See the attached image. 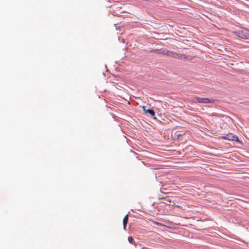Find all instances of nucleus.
Masks as SVG:
<instances>
[{"instance_id":"423d86ee","label":"nucleus","mask_w":249,"mask_h":249,"mask_svg":"<svg viewBox=\"0 0 249 249\" xmlns=\"http://www.w3.org/2000/svg\"><path fill=\"white\" fill-rule=\"evenodd\" d=\"M143 110L145 113H149L152 116H155V113L153 110L150 109H145L144 107H143Z\"/></svg>"},{"instance_id":"0eeeda50","label":"nucleus","mask_w":249,"mask_h":249,"mask_svg":"<svg viewBox=\"0 0 249 249\" xmlns=\"http://www.w3.org/2000/svg\"><path fill=\"white\" fill-rule=\"evenodd\" d=\"M128 214H126V215H125V216L124 217V219H123V226H124V229H125V228H126V224H127V223L128 222Z\"/></svg>"},{"instance_id":"f03ea898","label":"nucleus","mask_w":249,"mask_h":249,"mask_svg":"<svg viewBox=\"0 0 249 249\" xmlns=\"http://www.w3.org/2000/svg\"><path fill=\"white\" fill-rule=\"evenodd\" d=\"M167 56L172 57L174 58L179 59H186V57L185 55L183 54H179L178 53H177L176 52L170 51L168 50L167 53Z\"/></svg>"},{"instance_id":"39448f33","label":"nucleus","mask_w":249,"mask_h":249,"mask_svg":"<svg viewBox=\"0 0 249 249\" xmlns=\"http://www.w3.org/2000/svg\"><path fill=\"white\" fill-rule=\"evenodd\" d=\"M152 52L161 54H164L167 55L168 50L164 48H161L160 49H153L151 51Z\"/></svg>"},{"instance_id":"20e7f679","label":"nucleus","mask_w":249,"mask_h":249,"mask_svg":"<svg viewBox=\"0 0 249 249\" xmlns=\"http://www.w3.org/2000/svg\"><path fill=\"white\" fill-rule=\"evenodd\" d=\"M193 102L195 103H214V101L213 99H210L207 98H199L195 97L193 99Z\"/></svg>"},{"instance_id":"7ed1b4c3","label":"nucleus","mask_w":249,"mask_h":249,"mask_svg":"<svg viewBox=\"0 0 249 249\" xmlns=\"http://www.w3.org/2000/svg\"><path fill=\"white\" fill-rule=\"evenodd\" d=\"M219 138L240 142L238 137L236 135H233L232 133H229L227 135H225V136H221Z\"/></svg>"},{"instance_id":"6e6552de","label":"nucleus","mask_w":249,"mask_h":249,"mask_svg":"<svg viewBox=\"0 0 249 249\" xmlns=\"http://www.w3.org/2000/svg\"><path fill=\"white\" fill-rule=\"evenodd\" d=\"M128 241L130 244H132L133 245H135L136 244L135 241L134 240L133 238L131 236H129L128 237Z\"/></svg>"},{"instance_id":"f257e3e1","label":"nucleus","mask_w":249,"mask_h":249,"mask_svg":"<svg viewBox=\"0 0 249 249\" xmlns=\"http://www.w3.org/2000/svg\"><path fill=\"white\" fill-rule=\"evenodd\" d=\"M235 35L243 39H249V30L246 29L237 31L235 32Z\"/></svg>"}]
</instances>
